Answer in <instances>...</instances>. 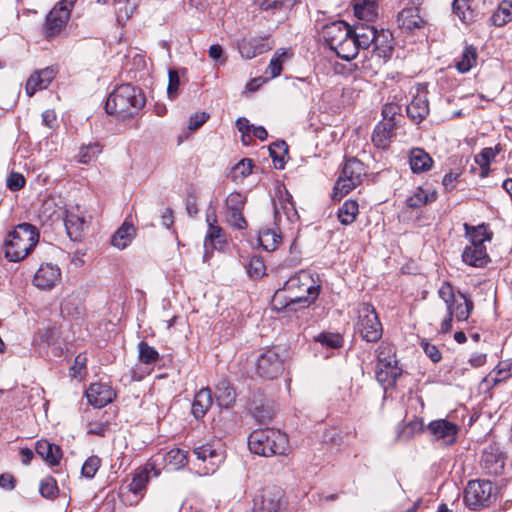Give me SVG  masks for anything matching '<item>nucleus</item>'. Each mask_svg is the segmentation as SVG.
<instances>
[{
    "instance_id": "nucleus-1",
    "label": "nucleus",
    "mask_w": 512,
    "mask_h": 512,
    "mask_svg": "<svg viewBox=\"0 0 512 512\" xmlns=\"http://www.w3.org/2000/svg\"><path fill=\"white\" fill-rule=\"evenodd\" d=\"M322 289L319 275L301 270L284 282L273 297L278 309L294 310L296 305L307 308L315 303Z\"/></svg>"
},
{
    "instance_id": "nucleus-2",
    "label": "nucleus",
    "mask_w": 512,
    "mask_h": 512,
    "mask_svg": "<svg viewBox=\"0 0 512 512\" xmlns=\"http://www.w3.org/2000/svg\"><path fill=\"white\" fill-rule=\"evenodd\" d=\"M146 97L140 87L130 83L121 84L109 94L105 111L118 119L132 118L145 106Z\"/></svg>"
},
{
    "instance_id": "nucleus-3",
    "label": "nucleus",
    "mask_w": 512,
    "mask_h": 512,
    "mask_svg": "<svg viewBox=\"0 0 512 512\" xmlns=\"http://www.w3.org/2000/svg\"><path fill=\"white\" fill-rule=\"evenodd\" d=\"M40 234L36 226L20 223L10 231L4 240V256L9 262L25 259L37 245Z\"/></svg>"
},
{
    "instance_id": "nucleus-4",
    "label": "nucleus",
    "mask_w": 512,
    "mask_h": 512,
    "mask_svg": "<svg viewBox=\"0 0 512 512\" xmlns=\"http://www.w3.org/2000/svg\"><path fill=\"white\" fill-rule=\"evenodd\" d=\"M248 446L252 453L272 457L284 455L289 449V441L286 434L272 428L257 429L248 437Z\"/></svg>"
},
{
    "instance_id": "nucleus-5",
    "label": "nucleus",
    "mask_w": 512,
    "mask_h": 512,
    "mask_svg": "<svg viewBox=\"0 0 512 512\" xmlns=\"http://www.w3.org/2000/svg\"><path fill=\"white\" fill-rule=\"evenodd\" d=\"M351 30L352 28L342 20L328 23L322 29L325 43L339 58L347 61L356 57V46L351 37Z\"/></svg>"
},
{
    "instance_id": "nucleus-6",
    "label": "nucleus",
    "mask_w": 512,
    "mask_h": 512,
    "mask_svg": "<svg viewBox=\"0 0 512 512\" xmlns=\"http://www.w3.org/2000/svg\"><path fill=\"white\" fill-rule=\"evenodd\" d=\"M223 459L220 440H211L206 444L194 447V473L199 476L213 474Z\"/></svg>"
},
{
    "instance_id": "nucleus-7",
    "label": "nucleus",
    "mask_w": 512,
    "mask_h": 512,
    "mask_svg": "<svg viewBox=\"0 0 512 512\" xmlns=\"http://www.w3.org/2000/svg\"><path fill=\"white\" fill-rule=\"evenodd\" d=\"M366 176L365 165L360 160L356 158L347 159L334 185L333 200H340L347 195L360 185Z\"/></svg>"
},
{
    "instance_id": "nucleus-8",
    "label": "nucleus",
    "mask_w": 512,
    "mask_h": 512,
    "mask_svg": "<svg viewBox=\"0 0 512 512\" xmlns=\"http://www.w3.org/2000/svg\"><path fill=\"white\" fill-rule=\"evenodd\" d=\"M351 37L354 40V44L356 46V55L358 54L360 49H368L370 46H373V52L379 58H386L391 55L392 46L386 45L382 47L379 45L380 35L376 28L369 24H358L355 25L351 30Z\"/></svg>"
},
{
    "instance_id": "nucleus-9",
    "label": "nucleus",
    "mask_w": 512,
    "mask_h": 512,
    "mask_svg": "<svg viewBox=\"0 0 512 512\" xmlns=\"http://www.w3.org/2000/svg\"><path fill=\"white\" fill-rule=\"evenodd\" d=\"M357 313L356 328L362 339L367 342H377L382 337L383 330L375 308L369 303H360Z\"/></svg>"
},
{
    "instance_id": "nucleus-10",
    "label": "nucleus",
    "mask_w": 512,
    "mask_h": 512,
    "mask_svg": "<svg viewBox=\"0 0 512 512\" xmlns=\"http://www.w3.org/2000/svg\"><path fill=\"white\" fill-rule=\"evenodd\" d=\"M77 0H61L47 14L43 26V35L47 40L60 35L65 28L71 10Z\"/></svg>"
},
{
    "instance_id": "nucleus-11",
    "label": "nucleus",
    "mask_w": 512,
    "mask_h": 512,
    "mask_svg": "<svg viewBox=\"0 0 512 512\" xmlns=\"http://www.w3.org/2000/svg\"><path fill=\"white\" fill-rule=\"evenodd\" d=\"M188 462L189 451L174 447L169 451H160L155 454L148 462V466L153 470L154 476L158 477L160 475L161 468L176 471L185 467Z\"/></svg>"
},
{
    "instance_id": "nucleus-12",
    "label": "nucleus",
    "mask_w": 512,
    "mask_h": 512,
    "mask_svg": "<svg viewBox=\"0 0 512 512\" xmlns=\"http://www.w3.org/2000/svg\"><path fill=\"white\" fill-rule=\"evenodd\" d=\"M493 484L488 480L469 481L464 492V503L471 510L487 507L491 501Z\"/></svg>"
},
{
    "instance_id": "nucleus-13",
    "label": "nucleus",
    "mask_w": 512,
    "mask_h": 512,
    "mask_svg": "<svg viewBox=\"0 0 512 512\" xmlns=\"http://www.w3.org/2000/svg\"><path fill=\"white\" fill-rule=\"evenodd\" d=\"M257 373L264 379H274L284 370V363L275 348L265 350L257 359Z\"/></svg>"
},
{
    "instance_id": "nucleus-14",
    "label": "nucleus",
    "mask_w": 512,
    "mask_h": 512,
    "mask_svg": "<svg viewBox=\"0 0 512 512\" xmlns=\"http://www.w3.org/2000/svg\"><path fill=\"white\" fill-rule=\"evenodd\" d=\"M62 278L61 269L53 263H43L40 265L33 277V285L40 290L50 291Z\"/></svg>"
},
{
    "instance_id": "nucleus-15",
    "label": "nucleus",
    "mask_w": 512,
    "mask_h": 512,
    "mask_svg": "<svg viewBox=\"0 0 512 512\" xmlns=\"http://www.w3.org/2000/svg\"><path fill=\"white\" fill-rule=\"evenodd\" d=\"M426 431L434 440H441L446 445H452L456 442L459 428L447 419H437L428 424Z\"/></svg>"
},
{
    "instance_id": "nucleus-16",
    "label": "nucleus",
    "mask_w": 512,
    "mask_h": 512,
    "mask_svg": "<svg viewBox=\"0 0 512 512\" xmlns=\"http://www.w3.org/2000/svg\"><path fill=\"white\" fill-rule=\"evenodd\" d=\"M227 245L226 233L221 227H209L203 241V261L207 262L214 251H222Z\"/></svg>"
},
{
    "instance_id": "nucleus-17",
    "label": "nucleus",
    "mask_w": 512,
    "mask_h": 512,
    "mask_svg": "<svg viewBox=\"0 0 512 512\" xmlns=\"http://www.w3.org/2000/svg\"><path fill=\"white\" fill-rule=\"evenodd\" d=\"M274 218L275 224L282 225L283 219L289 223H294L299 219L297 210L292 202V196L285 191L284 194L274 202Z\"/></svg>"
},
{
    "instance_id": "nucleus-18",
    "label": "nucleus",
    "mask_w": 512,
    "mask_h": 512,
    "mask_svg": "<svg viewBox=\"0 0 512 512\" xmlns=\"http://www.w3.org/2000/svg\"><path fill=\"white\" fill-rule=\"evenodd\" d=\"M85 395L88 402L96 408L108 405L116 397L114 390L106 383H92Z\"/></svg>"
},
{
    "instance_id": "nucleus-19",
    "label": "nucleus",
    "mask_w": 512,
    "mask_h": 512,
    "mask_svg": "<svg viewBox=\"0 0 512 512\" xmlns=\"http://www.w3.org/2000/svg\"><path fill=\"white\" fill-rule=\"evenodd\" d=\"M271 48L268 37L244 38L238 43L239 53L245 59H252Z\"/></svg>"
},
{
    "instance_id": "nucleus-20",
    "label": "nucleus",
    "mask_w": 512,
    "mask_h": 512,
    "mask_svg": "<svg viewBox=\"0 0 512 512\" xmlns=\"http://www.w3.org/2000/svg\"><path fill=\"white\" fill-rule=\"evenodd\" d=\"M482 466L488 474L498 475L504 469V457L497 446L490 445L482 454Z\"/></svg>"
},
{
    "instance_id": "nucleus-21",
    "label": "nucleus",
    "mask_w": 512,
    "mask_h": 512,
    "mask_svg": "<svg viewBox=\"0 0 512 512\" xmlns=\"http://www.w3.org/2000/svg\"><path fill=\"white\" fill-rule=\"evenodd\" d=\"M55 70L47 67L43 70L34 72L26 83V93L28 96L34 95L37 90H42L48 87V85L55 78Z\"/></svg>"
},
{
    "instance_id": "nucleus-22",
    "label": "nucleus",
    "mask_w": 512,
    "mask_h": 512,
    "mask_svg": "<svg viewBox=\"0 0 512 512\" xmlns=\"http://www.w3.org/2000/svg\"><path fill=\"white\" fill-rule=\"evenodd\" d=\"M406 112L413 122H422L429 114V102L426 93L422 92L414 96L407 105Z\"/></svg>"
},
{
    "instance_id": "nucleus-23",
    "label": "nucleus",
    "mask_w": 512,
    "mask_h": 512,
    "mask_svg": "<svg viewBox=\"0 0 512 512\" xmlns=\"http://www.w3.org/2000/svg\"><path fill=\"white\" fill-rule=\"evenodd\" d=\"M408 158L410 168L415 174L429 171L433 166V159L422 148L411 149Z\"/></svg>"
},
{
    "instance_id": "nucleus-24",
    "label": "nucleus",
    "mask_w": 512,
    "mask_h": 512,
    "mask_svg": "<svg viewBox=\"0 0 512 512\" xmlns=\"http://www.w3.org/2000/svg\"><path fill=\"white\" fill-rule=\"evenodd\" d=\"M36 453L49 465L56 466L62 458L60 446L50 443L47 440H39L35 446Z\"/></svg>"
},
{
    "instance_id": "nucleus-25",
    "label": "nucleus",
    "mask_w": 512,
    "mask_h": 512,
    "mask_svg": "<svg viewBox=\"0 0 512 512\" xmlns=\"http://www.w3.org/2000/svg\"><path fill=\"white\" fill-rule=\"evenodd\" d=\"M462 260L465 264L473 267L485 266L490 258L486 246H466L462 252Z\"/></svg>"
},
{
    "instance_id": "nucleus-26",
    "label": "nucleus",
    "mask_w": 512,
    "mask_h": 512,
    "mask_svg": "<svg viewBox=\"0 0 512 512\" xmlns=\"http://www.w3.org/2000/svg\"><path fill=\"white\" fill-rule=\"evenodd\" d=\"M64 224L70 240L79 242L83 239L86 227V222L83 217L72 212L67 213Z\"/></svg>"
},
{
    "instance_id": "nucleus-27",
    "label": "nucleus",
    "mask_w": 512,
    "mask_h": 512,
    "mask_svg": "<svg viewBox=\"0 0 512 512\" xmlns=\"http://www.w3.org/2000/svg\"><path fill=\"white\" fill-rule=\"evenodd\" d=\"M379 0H355L354 14L359 20L373 22L378 16Z\"/></svg>"
},
{
    "instance_id": "nucleus-28",
    "label": "nucleus",
    "mask_w": 512,
    "mask_h": 512,
    "mask_svg": "<svg viewBox=\"0 0 512 512\" xmlns=\"http://www.w3.org/2000/svg\"><path fill=\"white\" fill-rule=\"evenodd\" d=\"M135 234L134 225L125 220L113 234L111 244L118 249H125L131 243Z\"/></svg>"
},
{
    "instance_id": "nucleus-29",
    "label": "nucleus",
    "mask_w": 512,
    "mask_h": 512,
    "mask_svg": "<svg viewBox=\"0 0 512 512\" xmlns=\"http://www.w3.org/2000/svg\"><path fill=\"white\" fill-rule=\"evenodd\" d=\"M437 198L435 190L417 187L406 199V205L410 208H420L428 203L434 202Z\"/></svg>"
},
{
    "instance_id": "nucleus-30",
    "label": "nucleus",
    "mask_w": 512,
    "mask_h": 512,
    "mask_svg": "<svg viewBox=\"0 0 512 512\" xmlns=\"http://www.w3.org/2000/svg\"><path fill=\"white\" fill-rule=\"evenodd\" d=\"M376 379L386 390L394 386L398 377L402 374V369L397 364L390 366H376Z\"/></svg>"
},
{
    "instance_id": "nucleus-31",
    "label": "nucleus",
    "mask_w": 512,
    "mask_h": 512,
    "mask_svg": "<svg viewBox=\"0 0 512 512\" xmlns=\"http://www.w3.org/2000/svg\"><path fill=\"white\" fill-rule=\"evenodd\" d=\"M397 23L400 28L413 30L415 28H419L422 25L423 20L419 15L418 8L409 7L404 8L398 13Z\"/></svg>"
},
{
    "instance_id": "nucleus-32",
    "label": "nucleus",
    "mask_w": 512,
    "mask_h": 512,
    "mask_svg": "<svg viewBox=\"0 0 512 512\" xmlns=\"http://www.w3.org/2000/svg\"><path fill=\"white\" fill-rule=\"evenodd\" d=\"M150 471L152 470L148 463L142 470L137 471L133 475L131 482L127 485L128 492L132 493L135 497L141 498L146 490Z\"/></svg>"
},
{
    "instance_id": "nucleus-33",
    "label": "nucleus",
    "mask_w": 512,
    "mask_h": 512,
    "mask_svg": "<svg viewBox=\"0 0 512 512\" xmlns=\"http://www.w3.org/2000/svg\"><path fill=\"white\" fill-rule=\"evenodd\" d=\"M464 228L466 230L467 236L469 237L471 243L470 245L485 246V242H490L492 239L493 233L485 224L479 225L477 227L464 224Z\"/></svg>"
},
{
    "instance_id": "nucleus-34",
    "label": "nucleus",
    "mask_w": 512,
    "mask_h": 512,
    "mask_svg": "<svg viewBox=\"0 0 512 512\" xmlns=\"http://www.w3.org/2000/svg\"><path fill=\"white\" fill-rule=\"evenodd\" d=\"M213 403L210 389L202 388L194 395V418L203 417Z\"/></svg>"
},
{
    "instance_id": "nucleus-35",
    "label": "nucleus",
    "mask_w": 512,
    "mask_h": 512,
    "mask_svg": "<svg viewBox=\"0 0 512 512\" xmlns=\"http://www.w3.org/2000/svg\"><path fill=\"white\" fill-rule=\"evenodd\" d=\"M394 123L392 120L385 123L378 124L372 134V142L377 148H385L388 144V139L392 136Z\"/></svg>"
},
{
    "instance_id": "nucleus-36",
    "label": "nucleus",
    "mask_w": 512,
    "mask_h": 512,
    "mask_svg": "<svg viewBox=\"0 0 512 512\" xmlns=\"http://www.w3.org/2000/svg\"><path fill=\"white\" fill-rule=\"evenodd\" d=\"M490 20L497 27H502L512 21V0H503Z\"/></svg>"
},
{
    "instance_id": "nucleus-37",
    "label": "nucleus",
    "mask_w": 512,
    "mask_h": 512,
    "mask_svg": "<svg viewBox=\"0 0 512 512\" xmlns=\"http://www.w3.org/2000/svg\"><path fill=\"white\" fill-rule=\"evenodd\" d=\"M359 213L358 203L354 200H346L342 206L339 207L337 217L341 224H352Z\"/></svg>"
},
{
    "instance_id": "nucleus-38",
    "label": "nucleus",
    "mask_w": 512,
    "mask_h": 512,
    "mask_svg": "<svg viewBox=\"0 0 512 512\" xmlns=\"http://www.w3.org/2000/svg\"><path fill=\"white\" fill-rule=\"evenodd\" d=\"M457 297L462 301L459 302V300L456 299L453 303L451 307L453 309V316H455L458 321H465L469 318L473 309V302L461 292H458Z\"/></svg>"
},
{
    "instance_id": "nucleus-39",
    "label": "nucleus",
    "mask_w": 512,
    "mask_h": 512,
    "mask_svg": "<svg viewBox=\"0 0 512 512\" xmlns=\"http://www.w3.org/2000/svg\"><path fill=\"white\" fill-rule=\"evenodd\" d=\"M138 360L145 365H155L160 360V355L146 341H140L138 343Z\"/></svg>"
},
{
    "instance_id": "nucleus-40",
    "label": "nucleus",
    "mask_w": 512,
    "mask_h": 512,
    "mask_svg": "<svg viewBox=\"0 0 512 512\" xmlns=\"http://www.w3.org/2000/svg\"><path fill=\"white\" fill-rule=\"evenodd\" d=\"M258 240L266 251H274L281 241V236L276 230L266 228L259 232Z\"/></svg>"
},
{
    "instance_id": "nucleus-41",
    "label": "nucleus",
    "mask_w": 512,
    "mask_h": 512,
    "mask_svg": "<svg viewBox=\"0 0 512 512\" xmlns=\"http://www.w3.org/2000/svg\"><path fill=\"white\" fill-rule=\"evenodd\" d=\"M102 152V146L99 142H92L87 145H82L78 153V162L82 164H89L96 160Z\"/></svg>"
},
{
    "instance_id": "nucleus-42",
    "label": "nucleus",
    "mask_w": 512,
    "mask_h": 512,
    "mask_svg": "<svg viewBox=\"0 0 512 512\" xmlns=\"http://www.w3.org/2000/svg\"><path fill=\"white\" fill-rule=\"evenodd\" d=\"M477 51L472 46H467L463 50L460 59L456 62L455 67L460 73L468 72L476 63Z\"/></svg>"
},
{
    "instance_id": "nucleus-43",
    "label": "nucleus",
    "mask_w": 512,
    "mask_h": 512,
    "mask_svg": "<svg viewBox=\"0 0 512 512\" xmlns=\"http://www.w3.org/2000/svg\"><path fill=\"white\" fill-rule=\"evenodd\" d=\"M286 56L287 52L284 49H278L275 52L265 71L269 78H276L281 74Z\"/></svg>"
},
{
    "instance_id": "nucleus-44",
    "label": "nucleus",
    "mask_w": 512,
    "mask_h": 512,
    "mask_svg": "<svg viewBox=\"0 0 512 512\" xmlns=\"http://www.w3.org/2000/svg\"><path fill=\"white\" fill-rule=\"evenodd\" d=\"M377 366H390L397 364L393 347L390 344L382 343L377 348Z\"/></svg>"
},
{
    "instance_id": "nucleus-45",
    "label": "nucleus",
    "mask_w": 512,
    "mask_h": 512,
    "mask_svg": "<svg viewBox=\"0 0 512 512\" xmlns=\"http://www.w3.org/2000/svg\"><path fill=\"white\" fill-rule=\"evenodd\" d=\"M39 492L43 498L55 499L59 493L57 481L52 476L45 477L40 482Z\"/></svg>"
},
{
    "instance_id": "nucleus-46",
    "label": "nucleus",
    "mask_w": 512,
    "mask_h": 512,
    "mask_svg": "<svg viewBox=\"0 0 512 512\" xmlns=\"http://www.w3.org/2000/svg\"><path fill=\"white\" fill-rule=\"evenodd\" d=\"M424 431V423L420 418H415L408 422L403 429L400 431L398 437L401 440H409L413 438L416 434H419Z\"/></svg>"
},
{
    "instance_id": "nucleus-47",
    "label": "nucleus",
    "mask_w": 512,
    "mask_h": 512,
    "mask_svg": "<svg viewBox=\"0 0 512 512\" xmlns=\"http://www.w3.org/2000/svg\"><path fill=\"white\" fill-rule=\"evenodd\" d=\"M101 464L102 461L99 456L92 455L88 457L82 465L81 475L86 479H93L97 471L101 467Z\"/></svg>"
},
{
    "instance_id": "nucleus-48",
    "label": "nucleus",
    "mask_w": 512,
    "mask_h": 512,
    "mask_svg": "<svg viewBox=\"0 0 512 512\" xmlns=\"http://www.w3.org/2000/svg\"><path fill=\"white\" fill-rule=\"evenodd\" d=\"M500 152V148L498 146L486 147L481 150L480 153L475 155L474 160L475 163L480 166V168H487L490 166V163L495 159L497 154Z\"/></svg>"
},
{
    "instance_id": "nucleus-49",
    "label": "nucleus",
    "mask_w": 512,
    "mask_h": 512,
    "mask_svg": "<svg viewBox=\"0 0 512 512\" xmlns=\"http://www.w3.org/2000/svg\"><path fill=\"white\" fill-rule=\"evenodd\" d=\"M253 168V162L251 159L244 158L238 162L232 169V179L234 181H240L251 174Z\"/></svg>"
},
{
    "instance_id": "nucleus-50",
    "label": "nucleus",
    "mask_w": 512,
    "mask_h": 512,
    "mask_svg": "<svg viewBox=\"0 0 512 512\" xmlns=\"http://www.w3.org/2000/svg\"><path fill=\"white\" fill-rule=\"evenodd\" d=\"M278 510L279 501L268 494H263L259 503L255 501L253 512H278Z\"/></svg>"
},
{
    "instance_id": "nucleus-51",
    "label": "nucleus",
    "mask_w": 512,
    "mask_h": 512,
    "mask_svg": "<svg viewBox=\"0 0 512 512\" xmlns=\"http://www.w3.org/2000/svg\"><path fill=\"white\" fill-rule=\"evenodd\" d=\"M287 144L284 141H279L269 148L270 156L273 159V164L276 169L284 168V158L280 153H287Z\"/></svg>"
},
{
    "instance_id": "nucleus-52",
    "label": "nucleus",
    "mask_w": 512,
    "mask_h": 512,
    "mask_svg": "<svg viewBox=\"0 0 512 512\" xmlns=\"http://www.w3.org/2000/svg\"><path fill=\"white\" fill-rule=\"evenodd\" d=\"M168 78L169 80L167 86V96L171 101H173L179 95V89L181 84L179 71L170 69L168 73Z\"/></svg>"
},
{
    "instance_id": "nucleus-53",
    "label": "nucleus",
    "mask_w": 512,
    "mask_h": 512,
    "mask_svg": "<svg viewBox=\"0 0 512 512\" xmlns=\"http://www.w3.org/2000/svg\"><path fill=\"white\" fill-rule=\"evenodd\" d=\"M438 296L444 301L446 304V309L451 310L453 303L456 301L457 296L454 293V289L449 282H443L440 288L438 289Z\"/></svg>"
},
{
    "instance_id": "nucleus-54",
    "label": "nucleus",
    "mask_w": 512,
    "mask_h": 512,
    "mask_svg": "<svg viewBox=\"0 0 512 512\" xmlns=\"http://www.w3.org/2000/svg\"><path fill=\"white\" fill-rule=\"evenodd\" d=\"M315 340L320 342L322 345L333 349L339 348L343 344L342 336L337 333H321L315 338Z\"/></svg>"
},
{
    "instance_id": "nucleus-55",
    "label": "nucleus",
    "mask_w": 512,
    "mask_h": 512,
    "mask_svg": "<svg viewBox=\"0 0 512 512\" xmlns=\"http://www.w3.org/2000/svg\"><path fill=\"white\" fill-rule=\"evenodd\" d=\"M266 267L260 257H252L247 265V272L251 278L259 279L265 275Z\"/></svg>"
},
{
    "instance_id": "nucleus-56",
    "label": "nucleus",
    "mask_w": 512,
    "mask_h": 512,
    "mask_svg": "<svg viewBox=\"0 0 512 512\" xmlns=\"http://www.w3.org/2000/svg\"><path fill=\"white\" fill-rule=\"evenodd\" d=\"M225 203L228 211H240L244 209L246 196L239 192H232L227 196Z\"/></svg>"
},
{
    "instance_id": "nucleus-57",
    "label": "nucleus",
    "mask_w": 512,
    "mask_h": 512,
    "mask_svg": "<svg viewBox=\"0 0 512 512\" xmlns=\"http://www.w3.org/2000/svg\"><path fill=\"white\" fill-rule=\"evenodd\" d=\"M56 331L54 328L47 327L44 330H39L37 336L34 341L39 342L43 346H55L56 340Z\"/></svg>"
},
{
    "instance_id": "nucleus-58",
    "label": "nucleus",
    "mask_w": 512,
    "mask_h": 512,
    "mask_svg": "<svg viewBox=\"0 0 512 512\" xmlns=\"http://www.w3.org/2000/svg\"><path fill=\"white\" fill-rule=\"evenodd\" d=\"M511 376L510 367L507 363H500L490 374L489 378L493 381L494 385L505 381Z\"/></svg>"
},
{
    "instance_id": "nucleus-59",
    "label": "nucleus",
    "mask_w": 512,
    "mask_h": 512,
    "mask_svg": "<svg viewBox=\"0 0 512 512\" xmlns=\"http://www.w3.org/2000/svg\"><path fill=\"white\" fill-rule=\"evenodd\" d=\"M26 180L21 173L11 172L7 176L6 186L10 191H19L25 186Z\"/></svg>"
},
{
    "instance_id": "nucleus-60",
    "label": "nucleus",
    "mask_w": 512,
    "mask_h": 512,
    "mask_svg": "<svg viewBox=\"0 0 512 512\" xmlns=\"http://www.w3.org/2000/svg\"><path fill=\"white\" fill-rule=\"evenodd\" d=\"M109 430V424L107 422H90L87 425V433L96 436H105Z\"/></svg>"
},
{
    "instance_id": "nucleus-61",
    "label": "nucleus",
    "mask_w": 512,
    "mask_h": 512,
    "mask_svg": "<svg viewBox=\"0 0 512 512\" xmlns=\"http://www.w3.org/2000/svg\"><path fill=\"white\" fill-rule=\"evenodd\" d=\"M421 346L425 352V354L434 362V363H437L441 360L442 358V355L439 351V349L433 345V344H430L429 342L423 340L421 342Z\"/></svg>"
},
{
    "instance_id": "nucleus-62",
    "label": "nucleus",
    "mask_w": 512,
    "mask_h": 512,
    "mask_svg": "<svg viewBox=\"0 0 512 512\" xmlns=\"http://www.w3.org/2000/svg\"><path fill=\"white\" fill-rule=\"evenodd\" d=\"M229 222L237 229H244L247 226V222L242 214V210L229 211Z\"/></svg>"
},
{
    "instance_id": "nucleus-63",
    "label": "nucleus",
    "mask_w": 512,
    "mask_h": 512,
    "mask_svg": "<svg viewBox=\"0 0 512 512\" xmlns=\"http://www.w3.org/2000/svg\"><path fill=\"white\" fill-rule=\"evenodd\" d=\"M0 487L5 490H13L16 487V479L10 473L0 475Z\"/></svg>"
},
{
    "instance_id": "nucleus-64",
    "label": "nucleus",
    "mask_w": 512,
    "mask_h": 512,
    "mask_svg": "<svg viewBox=\"0 0 512 512\" xmlns=\"http://www.w3.org/2000/svg\"><path fill=\"white\" fill-rule=\"evenodd\" d=\"M467 0H454L452 4L453 12L458 15V17L463 21L467 22L468 17L466 12L464 11V8L466 5Z\"/></svg>"
}]
</instances>
